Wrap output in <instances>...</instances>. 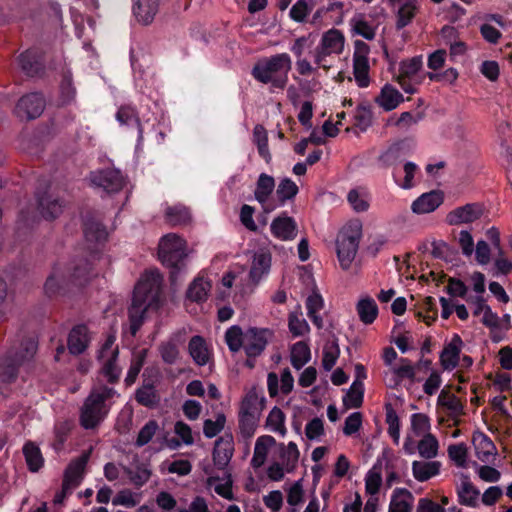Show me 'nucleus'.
<instances>
[{"label": "nucleus", "instance_id": "2f4dec72", "mask_svg": "<svg viewBox=\"0 0 512 512\" xmlns=\"http://www.w3.org/2000/svg\"><path fill=\"white\" fill-rule=\"evenodd\" d=\"M416 367L407 358H400L398 363L390 368L391 379L388 385L396 386L402 379L415 380Z\"/></svg>", "mask_w": 512, "mask_h": 512}, {"label": "nucleus", "instance_id": "f8f14e48", "mask_svg": "<svg viewBox=\"0 0 512 512\" xmlns=\"http://www.w3.org/2000/svg\"><path fill=\"white\" fill-rule=\"evenodd\" d=\"M272 332L265 328L250 327L245 331L244 351L248 357L259 356L265 349Z\"/></svg>", "mask_w": 512, "mask_h": 512}, {"label": "nucleus", "instance_id": "864d4df0", "mask_svg": "<svg viewBox=\"0 0 512 512\" xmlns=\"http://www.w3.org/2000/svg\"><path fill=\"white\" fill-rule=\"evenodd\" d=\"M165 218L171 225H182L187 223L191 216L188 208L183 205L177 204L168 207L165 210Z\"/></svg>", "mask_w": 512, "mask_h": 512}, {"label": "nucleus", "instance_id": "69168bd1", "mask_svg": "<svg viewBox=\"0 0 512 512\" xmlns=\"http://www.w3.org/2000/svg\"><path fill=\"white\" fill-rule=\"evenodd\" d=\"M340 355V349L336 341L325 344L323 348L322 366L326 371H330L337 362Z\"/></svg>", "mask_w": 512, "mask_h": 512}, {"label": "nucleus", "instance_id": "774afa93", "mask_svg": "<svg viewBox=\"0 0 512 512\" xmlns=\"http://www.w3.org/2000/svg\"><path fill=\"white\" fill-rule=\"evenodd\" d=\"M226 417L223 413H219L215 420L206 419L203 423V433L207 438H213L218 435L224 428Z\"/></svg>", "mask_w": 512, "mask_h": 512}, {"label": "nucleus", "instance_id": "79ce46f5", "mask_svg": "<svg viewBox=\"0 0 512 512\" xmlns=\"http://www.w3.org/2000/svg\"><path fill=\"white\" fill-rule=\"evenodd\" d=\"M418 172V166L413 162H406L402 169L395 170L393 173L395 182L404 189L414 186V178Z\"/></svg>", "mask_w": 512, "mask_h": 512}, {"label": "nucleus", "instance_id": "7ed1b4c3", "mask_svg": "<svg viewBox=\"0 0 512 512\" xmlns=\"http://www.w3.org/2000/svg\"><path fill=\"white\" fill-rule=\"evenodd\" d=\"M291 67L292 60L289 54L279 53L259 59L251 74L258 82L269 84L271 89H283L287 85Z\"/></svg>", "mask_w": 512, "mask_h": 512}, {"label": "nucleus", "instance_id": "338daca9", "mask_svg": "<svg viewBox=\"0 0 512 512\" xmlns=\"http://www.w3.org/2000/svg\"><path fill=\"white\" fill-rule=\"evenodd\" d=\"M382 483L381 468L374 465L365 476V489L370 495H376Z\"/></svg>", "mask_w": 512, "mask_h": 512}, {"label": "nucleus", "instance_id": "9b49d317", "mask_svg": "<svg viewBox=\"0 0 512 512\" xmlns=\"http://www.w3.org/2000/svg\"><path fill=\"white\" fill-rule=\"evenodd\" d=\"M45 108V99L39 93H30L23 96L17 103L14 113L22 120H31L39 117Z\"/></svg>", "mask_w": 512, "mask_h": 512}, {"label": "nucleus", "instance_id": "13d9d810", "mask_svg": "<svg viewBox=\"0 0 512 512\" xmlns=\"http://www.w3.org/2000/svg\"><path fill=\"white\" fill-rule=\"evenodd\" d=\"M297 193L298 187L294 181L289 178L281 180L276 190L278 197V202H276V204L278 207L284 205L287 200L295 197Z\"/></svg>", "mask_w": 512, "mask_h": 512}, {"label": "nucleus", "instance_id": "473e14b6", "mask_svg": "<svg viewBox=\"0 0 512 512\" xmlns=\"http://www.w3.org/2000/svg\"><path fill=\"white\" fill-rule=\"evenodd\" d=\"M476 457L484 463L490 462L496 455L494 443L483 433H478L473 437Z\"/></svg>", "mask_w": 512, "mask_h": 512}, {"label": "nucleus", "instance_id": "f257e3e1", "mask_svg": "<svg viewBox=\"0 0 512 512\" xmlns=\"http://www.w3.org/2000/svg\"><path fill=\"white\" fill-rule=\"evenodd\" d=\"M163 278L158 271L144 273L135 286L129 309L131 334L135 335L143 323L148 308H157L160 302Z\"/></svg>", "mask_w": 512, "mask_h": 512}, {"label": "nucleus", "instance_id": "0eeeda50", "mask_svg": "<svg viewBox=\"0 0 512 512\" xmlns=\"http://www.w3.org/2000/svg\"><path fill=\"white\" fill-rule=\"evenodd\" d=\"M37 349L36 342L29 339L22 342L18 348H11L0 359V376L4 381H11L18 367L33 357Z\"/></svg>", "mask_w": 512, "mask_h": 512}, {"label": "nucleus", "instance_id": "09e8293b", "mask_svg": "<svg viewBox=\"0 0 512 512\" xmlns=\"http://www.w3.org/2000/svg\"><path fill=\"white\" fill-rule=\"evenodd\" d=\"M291 364L299 370L310 361L311 353L309 346L304 342H297L291 349Z\"/></svg>", "mask_w": 512, "mask_h": 512}, {"label": "nucleus", "instance_id": "423d86ee", "mask_svg": "<svg viewBox=\"0 0 512 512\" xmlns=\"http://www.w3.org/2000/svg\"><path fill=\"white\" fill-rule=\"evenodd\" d=\"M361 237V226L353 223L345 226L339 233L336 241L337 257L342 269L347 270L351 267L358 251Z\"/></svg>", "mask_w": 512, "mask_h": 512}, {"label": "nucleus", "instance_id": "e433bc0d", "mask_svg": "<svg viewBox=\"0 0 512 512\" xmlns=\"http://www.w3.org/2000/svg\"><path fill=\"white\" fill-rule=\"evenodd\" d=\"M182 344L181 336L175 334L159 345V353L167 364H174L179 358V346Z\"/></svg>", "mask_w": 512, "mask_h": 512}, {"label": "nucleus", "instance_id": "58836bf2", "mask_svg": "<svg viewBox=\"0 0 512 512\" xmlns=\"http://www.w3.org/2000/svg\"><path fill=\"white\" fill-rule=\"evenodd\" d=\"M285 422V413L279 407L275 406L267 415L265 428L273 433L279 434L281 437H285L287 434Z\"/></svg>", "mask_w": 512, "mask_h": 512}, {"label": "nucleus", "instance_id": "a878e982", "mask_svg": "<svg viewBox=\"0 0 512 512\" xmlns=\"http://www.w3.org/2000/svg\"><path fill=\"white\" fill-rule=\"evenodd\" d=\"M89 330L85 325H78L74 327L68 336V349L73 355L83 353L90 342Z\"/></svg>", "mask_w": 512, "mask_h": 512}, {"label": "nucleus", "instance_id": "20e7f679", "mask_svg": "<svg viewBox=\"0 0 512 512\" xmlns=\"http://www.w3.org/2000/svg\"><path fill=\"white\" fill-rule=\"evenodd\" d=\"M89 273L90 264L84 259L69 264L57 263L45 282V292L49 296L59 294L71 284H81Z\"/></svg>", "mask_w": 512, "mask_h": 512}, {"label": "nucleus", "instance_id": "c85d7f7f", "mask_svg": "<svg viewBox=\"0 0 512 512\" xmlns=\"http://www.w3.org/2000/svg\"><path fill=\"white\" fill-rule=\"evenodd\" d=\"M414 504L413 494L405 488H396L389 504L388 512H412Z\"/></svg>", "mask_w": 512, "mask_h": 512}, {"label": "nucleus", "instance_id": "052dcab7", "mask_svg": "<svg viewBox=\"0 0 512 512\" xmlns=\"http://www.w3.org/2000/svg\"><path fill=\"white\" fill-rule=\"evenodd\" d=\"M288 327L294 337H300L309 332V325L299 310L289 314Z\"/></svg>", "mask_w": 512, "mask_h": 512}, {"label": "nucleus", "instance_id": "b1692460", "mask_svg": "<svg viewBox=\"0 0 512 512\" xmlns=\"http://www.w3.org/2000/svg\"><path fill=\"white\" fill-rule=\"evenodd\" d=\"M404 101L403 95L391 84H385L376 97V104L385 111L396 109Z\"/></svg>", "mask_w": 512, "mask_h": 512}, {"label": "nucleus", "instance_id": "603ef678", "mask_svg": "<svg viewBox=\"0 0 512 512\" xmlns=\"http://www.w3.org/2000/svg\"><path fill=\"white\" fill-rule=\"evenodd\" d=\"M423 116L421 113L403 112L398 118H390L388 125H393L401 131H408L413 126L417 125Z\"/></svg>", "mask_w": 512, "mask_h": 512}, {"label": "nucleus", "instance_id": "e2e57ef3", "mask_svg": "<svg viewBox=\"0 0 512 512\" xmlns=\"http://www.w3.org/2000/svg\"><path fill=\"white\" fill-rule=\"evenodd\" d=\"M336 55L334 52H332L329 49H325V47L319 43L318 46L313 50L312 57L314 59V64L316 70L318 68H323L325 70H328L332 67L331 58L332 56Z\"/></svg>", "mask_w": 512, "mask_h": 512}, {"label": "nucleus", "instance_id": "c756f323", "mask_svg": "<svg viewBox=\"0 0 512 512\" xmlns=\"http://www.w3.org/2000/svg\"><path fill=\"white\" fill-rule=\"evenodd\" d=\"M276 444V440L270 435H262L256 439L254 453L251 459L253 468L258 469L266 462L270 448Z\"/></svg>", "mask_w": 512, "mask_h": 512}, {"label": "nucleus", "instance_id": "f3484780", "mask_svg": "<svg viewBox=\"0 0 512 512\" xmlns=\"http://www.w3.org/2000/svg\"><path fill=\"white\" fill-rule=\"evenodd\" d=\"M91 182L107 192H117L122 189L124 178L119 170L107 169L92 173Z\"/></svg>", "mask_w": 512, "mask_h": 512}, {"label": "nucleus", "instance_id": "ea45409f", "mask_svg": "<svg viewBox=\"0 0 512 512\" xmlns=\"http://www.w3.org/2000/svg\"><path fill=\"white\" fill-rule=\"evenodd\" d=\"M26 465L30 472H38L44 465L40 448L33 442H27L22 448Z\"/></svg>", "mask_w": 512, "mask_h": 512}, {"label": "nucleus", "instance_id": "3c124183", "mask_svg": "<svg viewBox=\"0 0 512 512\" xmlns=\"http://www.w3.org/2000/svg\"><path fill=\"white\" fill-rule=\"evenodd\" d=\"M259 420L260 418L238 414L239 437L243 441L249 442V440L254 436Z\"/></svg>", "mask_w": 512, "mask_h": 512}, {"label": "nucleus", "instance_id": "393cba45", "mask_svg": "<svg viewBox=\"0 0 512 512\" xmlns=\"http://www.w3.org/2000/svg\"><path fill=\"white\" fill-rule=\"evenodd\" d=\"M307 48L308 39L306 37L297 38L290 47L291 52L297 57L296 69L302 76H308L316 72V68L306 58H303Z\"/></svg>", "mask_w": 512, "mask_h": 512}, {"label": "nucleus", "instance_id": "4d7b16f0", "mask_svg": "<svg viewBox=\"0 0 512 512\" xmlns=\"http://www.w3.org/2000/svg\"><path fill=\"white\" fill-rule=\"evenodd\" d=\"M431 429L430 419L423 413H414L411 415V433L413 437H423L429 435Z\"/></svg>", "mask_w": 512, "mask_h": 512}, {"label": "nucleus", "instance_id": "ddd939ff", "mask_svg": "<svg viewBox=\"0 0 512 512\" xmlns=\"http://www.w3.org/2000/svg\"><path fill=\"white\" fill-rule=\"evenodd\" d=\"M234 455V438L231 433H225L214 444L212 458L219 470H225Z\"/></svg>", "mask_w": 512, "mask_h": 512}, {"label": "nucleus", "instance_id": "4468645a", "mask_svg": "<svg viewBox=\"0 0 512 512\" xmlns=\"http://www.w3.org/2000/svg\"><path fill=\"white\" fill-rule=\"evenodd\" d=\"M274 189V178L265 173L260 174L256 183L254 196L255 199L261 204L263 210L268 213L275 210L278 207L276 202L271 200V195Z\"/></svg>", "mask_w": 512, "mask_h": 512}, {"label": "nucleus", "instance_id": "a211bd4d", "mask_svg": "<svg viewBox=\"0 0 512 512\" xmlns=\"http://www.w3.org/2000/svg\"><path fill=\"white\" fill-rule=\"evenodd\" d=\"M463 346L461 337L454 334L440 354V363L444 370L452 371L458 366Z\"/></svg>", "mask_w": 512, "mask_h": 512}, {"label": "nucleus", "instance_id": "f704fd0d", "mask_svg": "<svg viewBox=\"0 0 512 512\" xmlns=\"http://www.w3.org/2000/svg\"><path fill=\"white\" fill-rule=\"evenodd\" d=\"M356 311L362 323L372 324L378 316V307L370 296L361 297L356 304Z\"/></svg>", "mask_w": 512, "mask_h": 512}, {"label": "nucleus", "instance_id": "412c9836", "mask_svg": "<svg viewBox=\"0 0 512 512\" xmlns=\"http://www.w3.org/2000/svg\"><path fill=\"white\" fill-rule=\"evenodd\" d=\"M271 233L282 241L293 240L297 235V224L292 217L286 214L275 218L270 225Z\"/></svg>", "mask_w": 512, "mask_h": 512}, {"label": "nucleus", "instance_id": "8fccbe9b", "mask_svg": "<svg viewBox=\"0 0 512 512\" xmlns=\"http://www.w3.org/2000/svg\"><path fill=\"white\" fill-rule=\"evenodd\" d=\"M364 386L361 381L355 380L350 389L343 397V404L346 408H358L363 402Z\"/></svg>", "mask_w": 512, "mask_h": 512}, {"label": "nucleus", "instance_id": "a18cd8bd", "mask_svg": "<svg viewBox=\"0 0 512 512\" xmlns=\"http://www.w3.org/2000/svg\"><path fill=\"white\" fill-rule=\"evenodd\" d=\"M375 465L380 468L384 465L385 471H402L407 467V462L392 451L384 450Z\"/></svg>", "mask_w": 512, "mask_h": 512}, {"label": "nucleus", "instance_id": "dca6fc26", "mask_svg": "<svg viewBox=\"0 0 512 512\" xmlns=\"http://www.w3.org/2000/svg\"><path fill=\"white\" fill-rule=\"evenodd\" d=\"M483 214V208L477 203L457 207L446 216L449 225L468 224L478 220Z\"/></svg>", "mask_w": 512, "mask_h": 512}, {"label": "nucleus", "instance_id": "6ab92c4d", "mask_svg": "<svg viewBox=\"0 0 512 512\" xmlns=\"http://www.w3.org/2000/svg\"><path fill=\"white\" fill-rule=\"evenodd\" d=\"M89 460V453H83L73 459L64 472L63 482L66 487L77 488L83 480L85 468Z\"/></svg>", "mask_w": 512, "mask_h": 512}, {"label": "nucleus", "instance_id": "f03ea898", "mask_svg": "<svg viewBox=\"0 0 512 512\" xmlns=\"http://www.w3.org/2000/svg\"><path fill=\"white\" fill-rule=\"evenodd\" d=\"M117 392L103 384H95L83 403L80 424L85 429H93L107 416Z\"/></svg>", "mask_w": 512, "mask_h": 512}, {"label": "nucleus", "instance_id": "680f3d73", "mask_svg": "<svg viewBox=\"0 0 512 512\" xmlns=\"http://www.w3.org/2000/svg\"><path fill=\"white\" fill-rule=\"evenodd\" d=\"M146 357H147L146 349H142L133 355L130 368H129L126 378H125V382L127 385H132L135 382L138 374L140 373V371L142 369V366L145 362Z\"/></svg>", "mask_w": 512, "mask_h": 512}, {"label": "nucleus", "instance_id": "7c9ffc66", "mask_svg": "<svg viewBox=\"0 0 512 512\" xmlns=\"http://www.w3.org/2000/svg\"><path fill=\"white\" fill-rule=\"evenodd\" d=\"M457 496L460 504L476 507L479 503L480 491L473 485L468 477H464L457 486Z\"/></svg>", "mask_w": 512, "mask_h": 512}, {"label": "nucleus", "instance_id": "de8ad7c7", "mask_svg": "<svg viewBox=\"0 0 512 512\" xmlns=\"http://www.w3.org/2000/svg\"><path fill=\"white\" fill-rule=\"evenodd\" d=\"M419 455L425 459H433L438 455L439 442L433 434L421 437L417 444Z\"/></svg>", "mask_w": 512, "mask_h": 512}, {"label": "nucleus", "instance_id": "5fc2aeb1", "mask_svg": "<svg viewBox=\"0 0 512 512\" xmlns=\"http://www.w3.org/2000/svg\"><path fill=\"white\" fill-rule=\"evenodd\" d=\"M39 208L41 215L46 219H54L58 217L63 210V204L51 196H46L40 199Z\"/></svg>", "mask_w": 512, "mask_h": 512}, {"label": "nucleus", "instance_id": "4c0bfd02", "mask_svg": "<svg viewBox=\"0 0 512 512\" xmlns=\"http://www.w3.org/2000/svg\"><path fill=\"white\" fill-rule=\"evenodd\" d=\"M232 484L233 481L230 474H226L224 477L210 476L207 479V486L212 488L219 496L227 500L234 499Z\"/></svg>", "mask_w": 512, "mask_h": 512}, {"label": "nucleus", "instance_id": "5701e85b", "mask_svg": "<svg viewBox=\"0 0 512 512\" xmlns=\"http://www.w3.org/2000/svg\"><path fill=\"white\" fill-rule=\"evenodd\" d=\"M271 268V253L268 250L260 249L256 251L252 258L250 268V278L253 282H259L267 276Z\"/></svg>", "mask_w": 512, "mask_h": 512}, {"label": "nucleus", "instance_id": "c03bdc74", "mask_svg": "<svg viewBox=\"0 0 512 512\" xmlns=\"http://www.w3.org/2000/svg\"><path fill=\"white\" fill-rule=\"evenodd\" d=\"M18 63L23 72L30 76L37 74L41 68L39 55L33 49H29L22 53L18 57Z\"/></svg>", "mask_w": 512, "mask_h": 512}, {"label": "nucleus", "instance_id": "aec40b11", "mask_svg": "<svg viewBox=\"0 0 512 512\" xmlns=\"http://www.w3.org/2000/svg\"><path fill=\"white\" fill-rule=\"evenodd\" d=\"M160 7V0H133L132 12L136 21L149 25L154 21Z\"/></svg>", "mask_w": 512, "mask_h": 512}, {"label": "nucleus", "instance_id": "6e6d98bb", "mask_svg": "<svg viewBox=\"0 0 512 512\" xmlns=\"http://www.w3.org/2000/svg\"><path fill=\"white\" fill-rule=\"evenodd\" d=\"M245 332L241 327L233 325L225 332V342L232 352H238L241 348L244 349Z\"/></svg>", "mask_w": 512, "mask_h": 512}, {"label": "nucleus", "instance_id": "bf43d9fd", "mask_svg": "<svg viewBox=\"0 0 512 512\" xmlns=\"http://www.w3.org/2000/svg\"><path fill=\"white\" fill-rule=\"evenodd\" d=\"M300 452L295 442H289L286 446L281 445L280 457L286 467V471L290 472L299 460Z\"/></svg>", "mask_w": 512, "mask_h": 512}, {"label": "nucleus", "instance_id": "2eb2a0df", "mask_svg": "<svg viewBox=\"0 0 512 512\" xmlns=\"http://www.w3.org/2000/svg\"><path fill=\"white\" fill-rule=\"evenodd\" d=\"M264 404L265 397L262 389L252 387L243 397L238 414L260 418Z\"/></svg>", "mask_w": 512, "mask_h": 512}, {"label": "nucleus", "instance_id": "37998d69", "mask_svg": "<svg viewBox=\"0 0 512 512\" xmlns=\"http://www.w3.org/2000/svg\"><path fill=\"white\" fill-rule=\"evenodd\" d=\"M325 49H329L336 55H340L344 50V35L337 29H330L322 35L320 42Z\"/></svg>", "mask_w": 512, "mask_h": 512}, {"label": "nucleus", "instance_id": "49530a36", "mask_svg": "<svg viewBox=\"0 0 512 512\" xmlns=\"http://www.w3.org/2000/svg\"><path fill=\"white\" fill-rule=\"evenodd\" d=\"M210 288L209 281L204 278H196L188 288L187 298L194 302H203L207 299Z\"/></svg>", "mask_w": 512, "mask_h": 512}, {"label": "nucleus", "instance_id": "c9c22d12", "mask_svg": "<svg viewBox=\"0 0 512 512\" xmlns=\"http://www.w3.org/2000/svg\"><path fill=\"white\" fill-rule=\"evenodd\" d=\"M441 464L438 461H414L412 473L416 480L424 482L440 473Z\"/></svg>", "mask_w": 512, "mask_h": 512}, {"label": "nucleus", "instance_id": "6e6552de", "mask_svg": "<svg viewBox=\"0 0 512 512\" xmlns=\"http://www.w3.org/2000/svg\"><path fill=\"white\" fill-rule=\"evenodd\" d=\"M422 57L416 56L408 60L401 61L399 64V72L395 80L402 90L407 94H415L418 87L425 79L422 72Z\"/></svg>", "mask_w": 512, "mask_h": 512}, {"label": "nucleus", "instance_id": "a19ab883", "mask_svg": "<svg viewBox=\"0 0 512 512\" xmlns=\"http://www.w3.org/2000/svg\"><path fill=\"white\" fill-rule=\"evenodd\" d=\"M116 119L121 125L133 126L138 129V144L143 140V128L135 109L131 106H121L116 113Z\"/></svg>", "mask_w": 512, "mask_h": 512}, {"label": "nucleus", "instance_id": "72a5a7b5", "mask_svg": "<svg viewBox=\"0 0 512 512\" xmlns=\"http://www.w3.org/2000/svg\"><path fill=\"white\" fill-rule=\"evenodd\" d=\"M396 13V28L402 29L409 25L419 10V1L404 3L392 7Z\"/></svg>", "mask_w": 512, "mask_h": 512}, {"label": "nucleus", "instance_id": "4be33fe9", "mask_svg": "<svg viewBox=\"0 0 512 512\" xmlns=\"http://www.w3.org/2000/svg\"><path fill=\"white\" fill-rule=\"evenodd\" d=\"M443 202V194L440 191L423 193L411 204V210L415 214H427L435 211Z\"/></svg>", "mask_w": 512, "mask_h": 512}, {"label": "nucleus", "instance_id": "1a4fd4ad", "mask_svg": "<svg viewBox=\"0 0 512 512\" xmlns=\"http://www.w3.org/2000/svg\"><path fill=\"white\" fill-rule=\"evenodd\" d=\"M115 340V335H109L98 351V360L102 365L101 372L111 383L116 382L121 374V369L117 365L119 351Z\"/></svg>", "mask_w": 512, "mask_h": 512}, {"label": "nucleus", "instance_id": "39448f33", "mask_svg": "<svg viewBox=\"0 0 512 512\" xmlns=\"http://www.w3.org/2000/svg\"><path fill=\"white\" fill-rule=\"evenodd\" d=\"M158 255L160 261L172 269L171 277L174 278L175 273L184 266L188 255L185 240L174 233L163 236L159 242Z\"/></svg>", "mask_w": 512, "mask_h": 512}, {"label": "nucleus", "instance_id": "cd10ccee", "mask_svg": "<svg viewBox=\"0 0 512 512\" xmlns=\"http://www.w3.org/2000/svg\"><path fill=\"white\" fill-rule=\"evenodd\" d=\"M188 351L193 361L199 366L207 365L212 357V353L201 336H193L188 344Z\"/></svg>", "mask_w": 512, "mask_h": 512}, {"label": "nucleus", "instance_id": "bb28decb", "mask_svg": "<svg viewBox=\"0 0 512 512\" xmlns=\"http://www.w3.org/2000/svg\"><path fill=\"white\" fill-rule=\"evenodd\" d=\"M84 236L86 242L89 244V249H94L96 245L102 244L106 241L108 233L106 228L94 218L85 220L84 223Z\"/></svg>", "mask_w": 512, "mask_h": 512}, {"label": "nucleus", "instance_id": "9d476101", "mask_svg": "<svg viewBox=\"0 0 512 512\" xmlns=\"http://www.w3.org/2000/svg\"><path fill=\"white\" fill-rule=\"evenodd\" d=\"M369 54V45L361 40H356L353 53V75L357 85L361 88H365L370 84Z\"/></svg>", "mask_w": 512, "mask_h": 512}, {"label": "nucleus", "instance_id": "0e129e2a", "mask_svg": "<svg viewBox=\"0 0 512 512\" xmlns=\"http://www.w3.org/2000/svg\"><path fill=\"white\" fill-rule=\"evenodd\" d=\"M347 199H348V202L351 205V207L356 212L366 211L369 207L368 194L363 189L351 190L347 195Z\"/></svg>", "mask_w": 512, "mask_h": 512}]
</instances>
